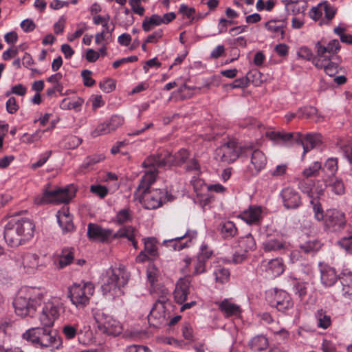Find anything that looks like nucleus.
<instances>
[{
  "label": "nucleus",
  "instance_id": "1",
  "mask_svg": "<svg viewBox=\"0 0 352 352\" xmlns=\"http://www.w3.org/2000/svg\"><path fill=\"white\" fill-rule=\"evenodd\" d=\"M60 308L53 301L46 302L39 315V321L45 327L31 328L23 334V339L42 347L59 349L62 344L61 338L50 329L60 316Z\"/></svg>",
  "mask_w": 352,
  "mask_h": 352
},
{
  "label": "nucleus",
  "instance_id": "2",
  "mask_svg": "<svg viewBox=\"0 0 352 352\" xmlns=\"http://www.w3.org/2000/svg\"><path fill=\"white\" fill-rule=\"evenodd\" d=\"M34 228V224L30 219L12 220L5 227L3 237L10 246L17 247L33 236Z\"/></svg>",
  "mask_w": 352,
  "mask_h": 352
},
{
  "label": "nucleus",
  "instance_id": "3",
  "mask_svg": "<svg viewBox=\"0 0 352 352\" xmlns=\"http://www.w3.org/2000/svg\"><path fill=\"white\" fill-rule=\"evenodd\" d=\"M43 297L38 289L26 287L21 289L13 302L15 313L21 317L32 316Z\"/></svg>",
  "mask_w": 352,
  "mask_h": 352
},
{
  "label": "nucleus",
  "instance_id": "4",
  "mask_svg": "<svg viewBox=\"0 0 352 352\" xmlns=\"http://www.w3.org/2000/svg\"><path fill=\"white\" fill-rule=\"evenodd\" d=\"M151 185L141 187L140 182L135 192V196L140 197V201L144 204L146 208L156 209L164 203L171 200L172 196L166 190L150 189Z\"/></svg>",
  "mask_w": 352,
  "mask_h": 352
},
{
  "label": "nucleus",
  "instance_id": "5",
  "mask_svg": "<svg viewBox=\"0 0 352 352\" xmlns=\"http://www.w3.org/2000/svg\"><path fill=\"white\" fill-rule=\"evenodd\" d=\"M166 165L168 164L166 153L164 154L157 153L146 157L142 163V166L147 168V170L140 180L141 187L153 184L158 174L157 169Z\"/></svg>",
  "mask_w": 352,
  "mask_h": 352
},
{
  "label": "nucleus",
  "instance_id": "6",
  "mask_svg": "<svg viewBox=\"0 0 352 352\" xmlns=\"http://www.w3.org/2000/svg\"><path fill=\"white\" fill-rule=\"evenodd\" d=\"M94 293V286L90 282L74 284L69 289V297L72 304L80 309L89 305Z\"/></svg>",
  "mask_w": 352,
  "mask_h": 352
},
{
  "label": "nucleus",
  "instance_id": "7",
  "mask_svg": "<svg viewBox=\"0 0 352 352\" xmlns=\"http://www.w3.org/2000/svg\"><path fill=\"white\" fill-rule=\"evenodd\" d=\"M150 292L155 297H158L148 316V320L152 318H158L160 322L165 320V304L168 301V290L162 285L156 284L150 288Z\"/></svg>",
  "mask_w": 352,
  "mask_h": 352
},
{
  "label": "nucleus",
  "instance_id": "8",
  "mask_svg": "<svg viewBox=\"0 0 352 352\" xmlns=\"http://www.w3.org/2000/svg\"><path fill=\"white\" fill-rule=\"evenodd\" d=\"M74 197L73 192H69L68 188H57L55 190H45L43 194L34 198V204L43 205L47 204H67Z\"/></svg>",
  "mask_w": 352,
  "mask_h": 352
},
{
  "label": "nucleus",
  "instance_id": "9",
  "mask_svg": "<svg viewBox=\"0 0 352 352\" xmlns=\"http://www.w3.org/2000/svg\"><path fill=\"white\" fill-rule=\"evenodd\" d=\"M129 274L124 268H117L111 270L107 282L102 285V290L104 294L111 292H115L117 289H120L124 287L129 280Z\"/></svg>",
  "mask_w": 352,
  "mask_h": 352
},
{
  "label": "nucleus",
  "instance_id": "10",
  "mask_svg": "<svg viewBox=\"0 0 352 352\" xmlns=\"http://www.w3.org/2000/svg\"><path fill=\"white\" fill-rule=\"evenodd\" d=\"M235 142L229 141L219 147L215 151V159L223 163L230 164L234 162L239 157H243L241 149Z\"/></svg>",
  "mask_w": 352,
  "mask_h": 352
},
{
  "label": "nucleus",
  "instance_id": "11",
  "mask_svg": "<svg viewBox=\"0 0 352 352\" xmlns=\"http://www.w3.org/2000/svg\"><path fill=\"white\" fill-rule=\"evenodd\" d=\"M324 229L331 232H341L346 226L345 215L337 210H327L324 214Z\"/></svg>",
  "mask_w": 352,
  "mask_h": 352
},
{
  "label": "nucleus",
  "instance_id": "12",
  "mask_svg": "<svg viewBox=\"0 0 352 352\" xmlns=\"http://www.w3.org/2000/svg\"><path fill=\"white\" fill-rule=\"evenodd\" d=\"M241 153L243 156L248 157L251 155V164L254 167L253 174H258L263 169L267 164V157L260 150L255 149L252 146H244L241 149Z\"/></svg>",
  "mask_w": 352,
  "mask_h": 352
},
{
  "label": "nucleus",
  "instance_id": "13",
  "mask_svg": "<svg viewBox=\"0 0 352 352\" xmlns=\"http://www.w3.org/2000/svg\"><path fill=\"white\" fill-rule=\"evenodd\" d=\"M323 13H324V19H322L320 24L329 23L334 18L336 10L328 1H324L310 10L309 16L316 21L321 19Z\"/></svg>",
  "mask_w": 352,
  "mask_h": 352
},
{
  "label": "nucleus",
  "instance_id": "14",
  "mask_svg": "<svg viewBox=\"0 0 352 352\" xmlns=\"http://www.w3.org/2000/svg\"><path fill=\"white\" fill-rule=\"evenodd\" d=\"M296 143L302 146L303 155H305L307 152L322 144V135L318 133H307L305 135L297 133Z\"/></svg>",
  "mask_w": 352,
  "mask_h": 352
},
{
  "label": "nucleus",
  "instance_id": "15",
  "mask_svg": "<svg viewBox=\"0 0 352 352\" xmlns=\"http://www.w3.org/2000/svg\"><path fill=\"white\" fill-rule=\"evenodd\" d=\"M316 54L314 58H331L340 50V45L338 39L330 41L327 45L318 41L316 43Z\"/></svg>",
  "mask_w": 352,
  "mask_h": 352
},
{
  "label": "nucleus",
  "instance_id": "16",
  "mask_svg": "<svg viewBox=\"0 0 352 352\" xmlns=\"http://www.w3.org/2000/svg\"><path fill=\"white\" fill-rule=\"evenodd\" d=\"M197 236L195 231H186L181 236H177L173 239L164 240L163 244L167 248L173 250H181L188 246V242H190L192 239Z\"/></svg>",
  "mask_w": 352,
  "mask_h": 352
},
{
  "label": "nucleus",
  "instance_id": "17",
  "mask_svg": "<svg viewBox=\"0 0 352 352\" xmlns=\"http://www.w3.org/2000/svg\"><path fill=\"white\" fill-rule=\"evenodd\" d=\"M112 230L104 229L101 226L89 223L87 228V235L90 239L100 242H108L111 239H115Z\"/></svg>",
  "mask_w": 352,
  "mask_h": 352
},
{
  "label": "nucleus",
  "instance_id": "18",
  "mask_svg": "<svg viewBox=\"0 0 352 352\" xmlns=\"http://www.w3.org/2000/svg\"><path fill=\"white\" fill-rule=\"evenodd\" d=\"M190 276H185L177 281L173 293L177 303L182 304L187 299L190 294Z\"/></svg>",
  "mask_w": 352,
  "mask_h": 352
},
{
  "label": "nucleus",
  "instance_id": "19",
  "mask_svg": "<svg viewBox=\"0 0 352 352\" xmlns=\"http://www.w3.org/2000/svg\"><path fill=\"white\" fill-rule=\"evenodd\" d=\"M98 327L101 332L109 336H116L122 331L120 323L110 316L105 317L104 320L100 319Z\"/></svg>",
  "mask_w": 352,
  "mask_h": 352
},
{
  "label": "nucleus",
  "instance_id": "20",
  "mask_svg": "<svg viewBox=\"0 0 352 352\" xmlns=\"http://www.w3.org/2000/svg\"><path fill=\"white\" fill-rule=\"evenodd\" d=\"M270 304L280 311H285L291 308L293 305L289 294L283 290L275 292L273 299L270 301Z\"/></svg>",
  "mask_w": 352,
  "mask_h": 352
},
{
  "label": "nucleus",
  "instance_id": "21",
  "mask_svg": "<svg viewBox=\"0 0 352 352\" xmlns=\"http://www.w3.org/2000/svg\"><path fill=\"white\" fill-rule=\"evenodd\" d=\"M21 259V265L26 273L32 274L35 270H41L43 267V264L40 262L39 256L36 254H24Z\"/></svg>",
  "mask_w": 352,
  "mask_h": 352
},
{
  "label": "nucleus",
  "instance_id": "22",
  "mask_svg": "<svg viewBox=\"0 0 352 352\" xmlns=\"http://www.w3.org/2000/svg\"><path fill=\"white\" fill-rule=\"evenodd\" d=\"M281 196L285 207L288 209H295L301 204V200L298 192L293 188H284L282 190Z\"/></svg>",
  "mask_w": 352,
  "mask_h": 352
},
{
  "label": "nucleus",
  "instance_id": "23",
  "mask_svg": "<svg viewBox=\"0 0 352 352\" xmlns=\"http://www.w3.org/2000/svg\"><path fill=\"white\" fill-rule=\"evenodd\" d=\"M261 267L271 277H277L285 271V265L280 258L272 259L268 262H263Z\"/></svg>",
  "mask_w": 352,
  "mask_h": 352
},
{
  "label": "nucleus",
  "instance_id": "24",
  "mask_svg": "<svg viewBox=\"0 0 352 352\" xmlns=\"http://www.w3.org/2000/svg\"><path fill=\"white\" fill-rule=\"evenodd\" d=\"M58 223L62 228L63 233L73 232L75 229L73 223L72 217H71L68 209L59 210L57 213Z\"/></svg>",
  "mask_w": 352,
  "mask_h": 352
},
{
  "label": "nucleus",
  "instance_id": "25",
  "mask_svg": "<svg viewBox=\"0 0 352 352\" xmlns=\"http://www.w3.org/2000/svg\"><path fill=\"white\" fill-rule=\"evenodd\" d=\"M331 60V58H313L312 63L316 67L323 69L329 76H334L338 72V64Z\"/></svg>",
  "mask_w": 352,
  "mask_h": 352
},
{
  "label": "nucleus",
  "instance_id": "26",
  "mask_svg": "<svg viewBox=\"0 0 352 352\" xmlns=\"http://www.w3.org/2000/svg\"><path fill=\"white\" fill-rule=\"evenodd\" d=\"M288 243L281 239L272 238L263 243V248L265 252H284L288 249Z\"/></svg>",
  "mask_w": 352,
  "mask_h": 352
},
{
  "label": "nucleus",
  "instance_id": "27",
  "mask_svg": "<svg viewBox=\"0 0 352 352\" xmlns=\"http://www.w3.org/2000/svg\"><path fill=\"white\" fill-rule=\"evenodd\" d=\"M219 310L226 318L231 316H239L242 309L239 305L232 303L228 299H224L218 303Z\"/></svg>",
  "mask_w": 352,
  "mask_h": 352
},
{
  "label": "nucleus",
  "instance_id": "28",
  "mask_svg": "<svg viewBox=\"0 0 352 352\" xmlns=\"http://www.w3.org/2000/svg\"><path fill=\"white\" fill-rule=\"evenodd\" d=\"M339 280L342 285L341 295L352 300V273L350 272L342 273Z\"/></svg>",
  "mask_w": 352,
  "mask_h": 352
},
{
  "label": "nucleus",
  "instance_id": "29",
  "mask_svg": "<svg viewBox=\"0 0 352 352\" xmlns=\"http://www.w3.org/2000/svg\"><path fill=\"white\" fill-rule=\"evenodd\" d=\"M62 333L65 338L67 340H73L76 336H78V339L80 343L83 344H86V341L82 340L81 338L82 331L78 330V324H65L62 327Z\"/></svg>",
  "mask_w": 352,
  "mask_h": 352
},
{
  "label": "nucleus",
  "instance_id": "30",
  "mask_svg": "<svg viewBox=\"0 0 352 352\" xmlns=\"http://www.w3.org/2000/svg\"><path fill=\"white\" fill-rule=\"evenodd\" d=\"M168 165H180L186 162L189 157L188 151L186 149H181L174 155L170 153L166 152Z\"/></svg>",
  "mask_w": 352,
  "mask_h": 352
},
{
  "label": "nucleus",
  "instance_id": "31",
  "mask_svg": "<svg viewBox=\"0 0 352 352\" xmlns=\"http://www.w3.org/2000/svg\"><path fill=\"white\" fill-rule=\"evenodd\" d=\"M135 229L132 226H124L120 228L113 235L114 238H126L131 241L133 248L137 250L138 248V242L135 239Z\"/></svg>",
  "mask_w": 352,
  "mask_h": 352
},
{
  "label": "nucleus",
  "instance_id": "32",
  "mask_svg": "<svg viewBox=\"0 0 352 352\" xmlns=\"http://www.w3.org/2000/svg\"><path fill=\"white\" fill-rule=\"evenodd\" d=\"M261 210L258 207H250L241 214V219L248 224L256 223L261 218Z\"/></svg>",
  "mask_w": 352,
  "mask_h": 352
},
{
  "label": "nucleus",
  "instance_id": "33",
  "mask_svg": "<svg viewBox=\"0 0 352 352\" xmlns=\"http://www.w3.org/2000/svg\"><path fill=\"white\" fill-rule=\"evenodd\" d=\"M322 244L319 240L312 239L308 240L299 245L301 252L305 254H315L320 250Z\"/></svg>",
  "mask_w": 352,
  "mask_h": 352
},
{
  "label": "nucleus",
  "instance_id": "34",
  "mask_svg": "<svg viewBox=\"0 0 352 352\" xmlns=\"http://www.w3.org/2000/svg\"><path fill=\"white\" fill-rule=\"evenodd\" d=\"M337 278L336 272L332 267H327L321 270V281L326 286H332L336 282Z\"/></svg>",
  "mask_w": 352,
  "mask_h": 352
},
{
  "label": "nucleus",
  "instance_id": "35",
  "mask_svg": "<svg viewBox=\"0 0 352 352\" xmlns=\"http://www.w3.org/2000/svg\"><path fill=\"white\" fill-rule=\"evenodd\" d=\"M163 24L161 16L153 14L150 17H145L142 22V29L145 32H149L154 26H158Z\"/></svg>",
  "mask_w": 352,
  "mask_h": 352
},
{
  "label": "nucleus",
  "instance_id": "36",
  "mask_svg": "<svg viewBox=\"0 0 352 352\" xmlns=\"http://www.w3.org/2000/svg\"><path fill=\"white\" fill-rule=\"evenodd\" d=\"M220 231L224 239H228L236 235L237 229L233 222L228 221L221 224Z\"/></svg>",
  "mask_w": 352,
  "mask_h": 352
},
{
  "label": "nucleus",
  "instance_id": "37",
  "mask_svg": "<svg viewBox=\"0 0 352 352\" xmlns=\"http://www.w3.org/2000/svg\"><path fill=\"white\" fill-rule=\"evenodd\" d=\"M338 168V160L336 158L331 157L325 162L322 168V171L329 178H331L335 176Z\"/></svg>",
  "mask_w": 352,
  "mask_h": 352
},
{
  "label": "nucleus",
  "instance_id": "38",
  "mask_svg": "<svg viewBox=\"0 0 352 352\" xmlns=\"http://www.w3.org/2000/svg\"><path fill=\"white\" fill-rule=\"evenodd\" d=\"M156 240L153 237H149L144 239V251L151 257L155 258L158 256V252L156 245Z\"/></svg>",
  "mask_w": 352,
  "mask_h": 352
},
{
  "label": "nucleus",
  "instance_id": "39",
  "mask_svg": "<svg viewBox=\"0 0 352 352\" xmlns=\"http://www.w3.org/2000/svg\"><path fill=\"white\" fill-rule=\"evenodd\" d=\"M73 250V248H65L62 250L58 261L59 268H63L73 261L74 257Z\"/></svg>",
  "mask_w": 352,
  "mask_h": 352
},
{
  "label": "nucleus",
  "instance_id": "40",
  "mask_svg": "<svg viewBox=\"0 0 352 352\" xmlns=\"http://www.w3.org/2000/svg\"><path fill=\"white\" fill-rule=\"evenodd\" d=\"M267 135H268L271 140H280L285 142H296V133H280V132H270L267 133Z\"/></svg>",
  "mask_w": 352,
  "mask_h": 352
},
{
  "label": "nucleus",
  "instance_id": "41",
  "mask_svg": "<svg viewBox=\"0 0 352 352\" xmlns=\"http://www.w3.org/2000/svg\"><path fill=\"white\" fill-rule=\"evenodd\" d=\"M250 345L254 351H262L267 347L268 340L263 336H257L251 340Z\"/></svg>",
  "mask_w": 352,
  "mask_h": 352
},
{
  "label": "nucleus",
  "instance_id": "42",
  "mask_svg": "<svg viewBox=\"0 0 352 352\" xmlns=\"http://www.w3.org/2000/svg\"><path fill=\"white\" fill-rule=\"evenodd\" d=\"M239 246L245 252L252 251L256 249V242L251 234L241 237L239 241Z\"/></svg>",
  "mask_w": 352,
  "mask_h": 352
},
{
  "label": "nucleus",
  "instance_id": "43",
  "mask_svg": "<svg viewBox=\"0 0 352 352\" xmlns=\"http://www.w3.org/2000/svg\"><path fill=\"white\" fill-rule=\"evenodd\" d=\"M318 327L322 329H327L331 324V317L327 314L323 309H319L316 313Z\"/></svg>",
  "mask_w": 352,
  "mask_h": 352
},
{
  "label": "nucleus",
  "instance_id": "44",
  "mask_svg": "<svg viewBox=\"0 0 352 352\" xmlns=\"http://www.w3.org/2000/svg\"><path fill=\"white\" fill-rule=\"evenodd\" d=\"M325 186H329L331 190L336 195H342L345 192V187L342 179H336L331 182V179H324Z\"/></svg>",
  "mask_w": 352,
  "mask_h": 352
},
{
  "label": "nucleus",
  "instance_id": "45",
  "mask_svg": "<svg viewBox=\"0 0 352 352\" xmlns=\"http://www.w3.org/2000/svg\"><path fill=\"white\" fill-rule=\"evenodd\" d=\"M83 102V99L80 98L74 101H68L67 99L65 98L60 102V106L63 109H77L82 106Z\"/></svg>",
  "mask_w": 352,
  "mask_h": 352
},
{
  "label": "nucleus",
  "instance_id": "46",
  "mask_svg": "<svg viewBox=\"0 0 352 352\" xmlns=\"http://www.w3.org/2000/svg\"><path fill=\"white\" fill-rule=\"evenodd\" d=\"M214 274L215 275L216 280L221 283H223L228 281L230 278L229 270L223 267H219L216 270H214Z\"/></svg>",
  "mask_w": 352,
  "mask_h": 352
},
{
  "label": "nucleus",
  "instance_id": "47",
  "mask_svg": "<svg viewBox=\"0 0 352 352\" xmlns=\"http://www.w3.org/2000/svg\"><path fill=\"white\" fill-rule=\"evenodd\" d=\"M276 21L275 20L268 21L265 23V26L269 31L272 32L280 33L281 35V38L283 39L285 34L284 28H285V25L282 24L280 25H276Z\"/></svg>",
  "mask_w": 352,
  "mask_h": 352
},
{
  "label": "nucleus",
  "instance_id": "48",
  "mask_svg": "<svg viewBox=\"0 0 352 352\" xmlns=\"http://www.w3.org/2000/svg\"><path fill=\"white\" fill-rule=\"evenodd\" d=\"M322 168L321 163L318 162H316L313 164V165L307 168H305L302 171V175L305 178H309L310 177H315L318 174V171Z\"/></svg>",
  "mask_w": 352,
  "mask_h": 352
},
{
  "label": "nucleus",
  "instance_id": "49",
  "mask_svg": "<svg viewBox=\"0 0 352 352\" xmlns=\"http://www.w3.org/2000/svg\"><path fill=\"white\" fill-rule=\"evenodd\" d=\"M298 118H309L312 117L314 115L318 114V110L316 107L309 106V107H305L303 108H300L298 110Z\"/></svg>",
  "mask_w": 352,
  "mask_h": 352
},
{
  "label": "nucleus",
  "instance_id": "50",
  "mask_svg": "<svg viewBox=\"0 0 352 352\" xmlns=\"http://www.w3.org/2000/svg\"><path fill=\"white\" fill-rule=\"evenodd\" d=\"M124 122V118L119 115L112 116L109 120L107 122L109 127H110L111 131H116L118 127L122 126Z\"/></svg>",
  "mask_w": 352,
  "mask_h": 352
},
{
  "label": "nucleus",
  "instance_id": "51",
  "mask_svg": "<svg viewBox=\"0 0 352 352\" xmlns=\"http://www.w3.org/2000/svg\"><path fill=\"white\" fill-rule=\"evenodd\" d=\"M246 77L249 82H251L256 86H258L262 82L261 74L257 69L250 71Z\"/></svg>",
  "mask_w": 352,
  "mask_h": 352
},
{
  "label": "nucleus",
  "instance_id": "52",
  "mask_svg": "<svg viewBox=\"0 0 352 352\" xmlns=\"http://www.w3.org/2000/svg\"><path fill=\"white\" fill-rule=\"evenodd\" d=\"M82 139L77 136L70 135L65 140V146L67 149H74L82 143Z\"/></svg>",
  "mask_w": 352,
  "mask_h": 352
},
{
  "label": "nucleus",
  "instance_id": "53",
  "mask_svg": "<svg viewBox=\"0 0 352 352\" xmlns=\"http://www.w3.org/2000/svg\"><path fill=\"white\" fill-rule=\"evenodd\" d=\"M118 223L122 224L131 220V212L129 208H124L119 211L116 215Z\"/></svg>",
  "mask_w": 352,
  "mask_h": 352
},
{
  "label": "nucleus",
  "instance_id": "54",
  "mask_svg": "<svg viewBox=\"0 0 352 352\" xmlns=\"http://www.w3.org/2000/svg\"><path fill=\"white\" fill-rule=\"evenodd\" d=\"M294 288L296 294L298 296L300 300H304L307 294V283L305 282H298L294 284Z\"/></svg>",
  "mask_w": 352,
  "mask_h": 352
},
{
  "label": "nucleus",
  "instance_id": "55",
  "mask_svg": "<svg viewBox=\"0 0 352 352\" xmlns=\"http://www.w3.org/2000/svg\"><path fill=\"white\" fill-rule=\"evenodd\" d=\"M311 203L313 205V210L314 212L315 219L318 221H324V214L321 204L315 200L311 201Z\"/></svg>",
  "mask_w": 352,
  "mask_h": 352
},
{
  "label": "nucleus",
  "instance_id": "56",
  "mask_svg": "<svg viewBox=\"0 0 352 352\" xmlns=\"http://www.w3.org/2000/svg\"><path fill=\"white\" fill-rule=\"evenodd\" d=\"M45 131L38 130L33 134L24 133L22 137V142L30 144L33 143L35 141H37L41 139V133H44Z\"/></svg>",
  "mask_w": 352,
  "mask_h": 352
},
{
  "label": "nucleus",
  "instance_id": "57",
  "mask_svg": "<svg viewBox=\"0 0 352 352\" xmlns=\"http://www.w3.org/2000/svg\"><path fill=\"white\" fill-rule=\"evenodd\" d=\"M158 270L155 265H149L147 269V278L151 284V287L155 285L157 279Z\"/></svg>",
  "mask_w": 352,
  "mask_h": 352
},
{
  "label": "nucleus",
  "instance_id": "58",
  "mask_svg": "<svg viewBox=\"0 0 352 352\" xmlns=\"http://www.w3.org/2000/svg\"><path fill=\"white\" fill-rule=\"evenodd\" d=\"M104 159V156L102 154L94 155L89 156L86 158L84 162L83 166L85 168H89L92 165L97 164Z\"/></svg>",
  "mask_w": 352,
  "mask_h": 352
},
{
  "label": "nucleus",
  "instance_id": "59",
  "mask_svg": "<svg viewBox=\"0 0 352 352\" xmlns=\"http://www.w3.org/2000/svg\"><path fill=\"white\" fill-rule=\"evenodd\" d=\"M240 126L243 128L253 129L255 127L260 128L262 124L260 122L252 118H248L240 122Z\"/></svg>",
  "mask_w": 352,
  "mask_h": 352
},
{
  "label": "nucleus",
  "instance_id": "60",
  "mask_svg": "<svg viewBox=\"0 0 352 352\" xmlns=\"http://www.w3.org/2000/svg\"><path fill=\"white\" fill-rule=\"evenodd\" d=\"M206 262L202 256H198L195 265L194 274L198 275L204 273L206 270Z\"/></svg>",
  "mask_w": 352,
  "mask_h": 352
},
{
  "label": "nucleus",
  "instance_id": "61",
  "mask_svg": "<svg viewBox=\"0 0 352 352\" xmlns=\"http://www.w3.org/2000/svg\"><path fill=\"white\" fill-rule=\"evenodd\" d=\"M111 132L110 127H109L108 123L104 122L99 124L96 129L92 132L91 135L93 137H97L103 134L109 133Z\"/></svg>",
  "mask_w": 352,
  "mask_h": 352
},
{
  "label": "nucleus",
  "instance_id": "62",
  "mask_svg": "<svg viewBox=\"0 0 352 352\" xmlns=\"http://www.w3.org/2000/svg\"><path fill=\"white\" fill-rule=\"evenodd\" d=\"M91 74L92 72L88 69L82 70L81 72V76L83 80V84L86 87H91L96 83L95 80H94L91 77Z\"/></svg>",
  "mask_w": 352,
  "mask_h": 352
},
{
  "label": "nucleus",
  "instance_id": "63",
  "mask_svg": "<svg viewBox=\"0 0 352 352\" xmlns=\"http://www.w3.org/2000/svg\"><path fill=\"white\" fill-rule=\"evenodd\" d=\"M100 88L106 93L111 92L116 87L115 82L113 79L109 78L99 83Z\"/></svg>",
  "mask_w": 352,
  "mask_h": 352
},
{
  "label": "nucleus",
  "instance_id": "64",
  "mask_svg": "<svg viewBox=\"0 0 352 352\" xmlns=\"http://www.w3.org/2000/svg\"><path fill=\"white\" fill-rule=\"evenodd\" d=\"M90 190L100 198H104L108 193L107 188L101 185H93L91 186Z\"/></svg>",
  "mask_w": 352,
  "mask_h": 352
}]
</instances>
